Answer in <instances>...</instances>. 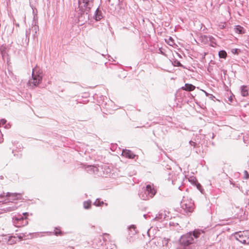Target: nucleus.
<instances>
[{"mask_svg":"<svg viewBox=\"0 0 249 249\" xmlns=\"http://www.w3.org/2000/svg\"><path fill=\"white\" fill-rule=\"evenodd\" d=\"M94 0H78V7L75 12L78 21L87 22L89 19V12L93 6Z\"/></svg>","mask_w":249,"mask_h":249,"instance_id":"1","label":"nucleus"},{"mask_svg":"<svg viewBox=\"0 0 249 249\" xmlns=\"http://www.w3.org/2000/svg\"><path fill=\"white\" fill-rule=\"evenodd\" d=\"M203 232L199 230H195L193 233L189 232L181 236L179 242L181 245L188 246L194 242V238H198Z\"/></svg>","mask_w":249,"mask_h":249,"instance_id":"2","label":"nucleus"},{"mask_svg":"<svg viewBox=\"0 0 249 249\" xmlns=\"http://www.w3.org/2000/svg\"><path fill=\"white\" fill-rule=\"evenodd\" d=\"M42 72L36 68L33 69L32 78L28 81V85L31 88L34 89L41 82L42 80Z\"/></svg>","mask_w":249,"mask_h":249,"instance_id":"3","label":"nucleus"},{"mask_svg":"<svg viewBox=\"0 0 249 249\" xmlns=\"http://www.w3.org/2000/svg\"><path fill=\"white\" fill-rule=\"evenodd\" d=\"M29 215L28 213H23L22 215L20 214H16L12 218V221L14 225L17 227H21L26 226L28 224L27 216Z\"/></svg>","mask_w":249,"mask_h":249,"instance_id":"4","label":"nucleus"},{"mask_svg":"<svg viewBox=\"0 0 249 249\" xmlns=\"http://www.w3.org/2000/svg\"><path fill=\"white\" fill-rule=\"evenodd\" d=\"M233 236L241 243L249 245V230L236 232Z\"/></svg>","mask_w":249,"mask_h":249,"instance_id":"5","label":"nucleus"},{"mask_svg":"<svg viewBox=\"0 0 249 249\" xmlns=\"http://www.w3.org/2000/svg\"><path fill=\"white\" fill-rule=\"evenodd\" d=\"M156 192L151 185H147L146 189L144 190V192L142 193L140 196L143 200H147L149 198H152L155 195Z\"/></svg>","mask_w":249,"mask_h":249,"instance_id":"6","label":"nucleus"},{"mask_svg":"<svg viewBox=\"0 0 249 249\" xmlns=\"http://www.w3.org/2000/svg\"><path fill=\"white\" fill-rule=\"evenodd\" d=\"M181 208L184 211L187 213H191L194 209V204L191 200L183 198L180 203Z\"/></svg>","mask_w":249,"mask_h":249,"instance_id":"7","label":"nucleus"},{"mask_svg":"<svg viewBox=\"0 0 249 249\" xmlns=\"http://www.w3.org/2000/svg\"><path fill=\"white\" fill-rule=\"evenodd\" d=\"M6 197L11 198L10 199L12 200L21 199L22 197V195L20 193H12L8 192L6 196Z\"/></svg>","mask_w":249,"mask_h":249,"instance_id":"8","label":"nucleus"},{"mask_svg":"<svg viewBox=\"0 0 249 249\" xmlns=\"http://www.w3.org/2000/svg\"><path fill=\"white\" fill-rule=\"evenodd\" d=\"M122 155L129 159H134L136 155L130 150L124 149L122 151Z\"/></svg>","mask_w":249,"mask_h":249,"instance_id":"9","label":"nucleus"},{"mask_svg":"<svg viewBox=\"0 0 249 249\" xmlns=\"http://www.w3.org/2000/svg\"><path fill=\"white\" fill-rule=\"evenodd\" d=\"M37 22L35 20V18H34V21L33 23V25L34 27H33V32L34 33L33 34V37L34 38L36 37V34L39 31V27L36 25Z\"/></svg>","mask_w":249,"mask_h":249,"instance_id":"10","label":"nucleus"},{"mask_svg":"<svg viewBox=\"0 0 249 249\" xmlns=\"http://www.w3.org/2000/svg\"><path fill=\"white\" fill-rule=\"evenodd\" d=\"M86 170L89 174H91L95 173L96 172H97L98 169L97 167L94 165H88L86 168Z\"/></svg>","mask_w":249,"mask_h":249,"instance_id":"11","label":"nucleus"},{"mask_svg":"<svg viewBox=\"0 0 249 249\" xmlns=\"http://www.w3.org/2000/svg\"><path fill=\"white\" fill-rule=\"evenodd\" d=\"M129 235L130 237L133 236L137 233L136 227L135 225H132L130 226L128 228Z\"/></svg>","mask_w":249,"mask_h":249,"instance_id":"12","label":"nucleus"},{"mask_svg":"<svg viewBox=\"0 0 249 249\" xmlns=\"http://www.w3.org/2000/svg\"><path fill=\"white\" fill-rule=\"evenodd\" d=\"M196 87L195 86L190 84H185L184 87H182V89L187 91H193L195 89Z\"/></svg>","mask_w":249,"mask_h":249,"instance_id":"13","label":"nucleus"},{"mask_svg":"<svg viewBox=\"0 0 249 249\" xmlns=\"http://www.w3.org/2000/svg\"><path fill=\"white\" fill-rule=\"evenodd\" d=\"M93 16L95 17V19L97 21L100 20L103 17L102 13L98 10V8L96 9Z\"/></svg>","mask_w":249,"mask_h":249,"instance_id":"14","label":"nucleus"},{"mask_svg":"<svg viewBox=\"0 0 249 249\" xmlns=\"http://www.w3.org/2000/svg\"><path fill=\"white\" fill-rule=\"evenodd\" d=\"M234 30L236 33H238V34H240L244 33V28L239 25L236 26L234 28Z\"/></svg>","mask_w":249,"mask_h":249,"instance_id":"15","label":"nucleus"},{"mask_svg":"<svg viewBox=\"0 0 249 249\" xmlns=\"http://www.w3.org/2000/svg\"><path fill=\"white\" fill-rule=\"evenodd\" d=\"M93 204L96 206H102L104 205H105L106 207L107 206V203H104L103 201H101V200L99 198L96 199Z\"/></svg>","mask_w":249,"mask_h":249,"instance_id":"16","label":"nucleus"},{"mask_svg":"<svg viewBox=\"0 0 249 249\" xmlns=\"http://www.w3.org/2000/svg\"><path fill=\"white\" fill-rule=\"evenodd\" d=\"M241 95L244 97H246L248 95V91L246 86H242L241 87Z\"/></svg>","mask_w":249,"mask_h":249,"instance_id":"17","label":"nucleus"},{"mask_svg":"<svg viewBox=\"0 0 249 249\" xmlns=\"http://www.w3.org/2000/svg\"><path fill=\"white\" fill-rule=\"evenodd\" d=\"M18 207L16 206H10L5 208L4 209V211L5 212H11L16 210L17 209Z\"/></svg>","mask_w":249,"mask_h":249,"instance_id":"18","label":"nucleus"},{"mask_svg":"<svg viewBox=\"0 0 249 249\" xmlns=\"http://www.w3.org/2000/svg\"><path fill=\"white\" fill-rule=\"evenodd\" d=\"M91 201L90 200L85 201L84 202V207L86 209H89L91 206Z\"/></svg>","mask_w":249,"mask_h":249,"instance_id":"19","label":"nucleus"},{"mask_svg":"<svg viewBox=\"0 0 249 249\" xmlns=\"http://www.w3.org/2000/svg\"><path fill=\"white\" fill-rule=\"evenodd\" d=\"M166 42L170 45L173 46L175 44L174 40L171 37L165 39Z\"/></svg>","mask_w":249,"mask_h":249,"instance_id":"20","label":"nucleus"},{"mask_svg":"<svg viewBox=\"0 0 249 249\" xmlns=\"http://www.w3.org/2000/svg\"><path fill=\"white\" fill-rule=\"evenodd\" d=\"M219 56L220 58H225L227 56V53L225 51L222 50L219 52Z\"/></svg>","mask_w":249,"mask_h":249,"instance_id":"21","label":"nucleus"},{"mask_svg":"<svg viewBox=\"0 0 249 249\" xmlns=\"http://www.w3.org/2000/svg\"><path fill=\"white\" fill-rule=\"evenodd\" d=\"M101 106H102V107H101V110H102V112H103V113H104L106 115H107V113H108L107 108L104 107H103V105H102Z\"/></svg>","mask_w":249,"mask_h":249,"instance_id":"22","label":"nucleus"},{"mask_svg":"<svg viewBox=\"0 0 249 249\" xmlns=\"http://www.w3.org/2000/svg\"><path fill=\"white\" fill-rule=\"evenodd\" d=\"M210 40L211 42V46L212 47H215L216 45V43L214 41V39L213 37H210Z\"/></svg>","mask_w":249,"mask_h":249,"instance_id":"23","label":"nucleus"},{"mask_svg":"<svg viewBox=\"0 0 249 249\" xmlns=\"http://www.w3.org/2000/svg\"><path fill=\"white\" fill-rule=\"evenodd\" d=\"M30 32H31V29L30 28L28 29H27L26 30V34H25L26 37L27 38L28 40L29 39Z\"/></svg>","mask_w":249,"mask_h":249,"instance_id":"24","label":"nucleus"},{"mask_svg":"<svg viewBox=\"0 0 249 249\" xmlns=\"http://www.w3.org/2000/svg\"><path fill=\"white\" fill-rule=\"evenodd\" d=\"M244 178L248 179L249 178V175L247 171L245 170L244 172Z\"/></svg>","mask_w":249,"mask_h":249,"instance_id":"25","label":"nucleus"},{"mask_svg":"<svg viewBox=\"0 0 249 249\" xmlns=\"http://www.w3.org/2000/svg\"><path fill=\"white\" fill-rule=\"evenodd\" d=\"M6 120L4 119H2L0 120V127L1 126V125H4L6 124Z\"/></svg>","mask_w":249,"mask_h":249,"instance_id":"26","label":"nucleus"},{"mask_svg":"<svg viewBox=\"0 0 249 249\" xmlns=\"http://www.w3.org/2000/svg\"><path fill=\"white\" fill-rule=\"evenodd\" d=\"M162 219V214H159L158 216H157L155 218V219L157 220Z\"/></svg>","mask_w":249,"mask_h":249,"instance_id":"27","label":"nucleus"},{"mask_svg":"<svg viewBox=\"0 0 249 249\" xmlns=\"http://www.w3.org/2000/svg\"><path fill=\"white\" fill-rule=\"evenodd\" d=\"M245 43L246 45L247 46L249 47V37H248L246 40H245Z\"/></svg>","mask_w":249,"mask_h":249,"instance_id":"28","label":"nucleus"},{"mask_svg":"<svg viewBox=\"0 0 249 249\" xmlns=\"http://www.w3.org/2000/svg\"><path fill=\"white\" fill-rule=\"evenodd\" d=\"M190 144L192 145V146H195V145H196V143L192 141H190Z\"/></svg>","mask_w":249,"mask_h":249,"instance_id":"29","label":"nucleus"},{"mask_svg":"<svg viewBox=\"0 0 249 249\" xmlns=\"http://www.w3.org/2000/svg\"><path fill=\"white\" fill-rule=\"evenodd\" d=\"M4 194H5L4 193H3L2 194H0V198H3L5 196Z\"/></svg>","mask_w":249,"mask_h":249,"instance_id":"30","label":"nucleus"},{"mask_svg":"<svg viewBox=\"0 0 249 249\" xmlns=\"http://www.w3.org/2000/svg\"><path fill=\"white\" fill-rule=\"evenodd\" d=\"M61 233V231H59V232H57V231H55V234L57 235H59Z\"/></svg>","mask_w":249,"mask_h":249,"instance_id":"31","label":"nucleus"},{"mask_svg":"<svg viewBox=\"0 0 249 249\" xmlns=\"http://www.w3.org/2000/svg\"><path fill=\"white\" fill-rule=\"evenodd\" d=\"M9 242H10V244H12L15 242V241H14V240H12V239L9 240Z\"/></svg>","mask_w":249,"mask_h":249,"instance_id":"32","label":"nucleus"},{"mask_svg":"<svg viewBox=\"0 0 249 249\" xmlns=\"http://www.w3.org/2000/svg\"><path fill=\"white\" fill-rule=\"evenodd\" d=\"M237 51H238V50H237V49H234V50H233V51H232V53H237Z\"/></svg>","mask_w":249,"mask_h":249,"instance_id":"33","label":"nucleus"},{"mask_svg":"<svg viewBox=\"0 0 249 249\" xmlns=\"http://www.w3.org/2000/svg\"><path fill=\"white\" fill-rule=\"evenodd\" d=\"M177 65H178V66H181V64H180V63L179 62H178Z\"/></svg>","mask_w":249,"mask_h":249,"instance_id":"34","label":"nucleus"},{"mask_svg":"<svg viewBox=\"0 0 249 249\" xmlns=\"http://www.w3.org/2000/svg\"><path fill=\"white\" fill-rule=\"evenodd\" d=\"M0 179H3V177L2 176H0Z\"/></svg>","mask_w":249,"mask_h":249,"instance_id":"35","label":"nucleus"},{"mask_svg":"<svg viewBox=\"0 0 249 249\" xmlns=\"http://www.w3.org/2000/svg\"><path fill=\"white\" fill-rule=\"evenodd\" d=\"M16 25L17 26H18V27H19V26L18 23H16Z\"/></svg>","mask_w":249,"mask_h":249,"instance_id":"36","label":"nucleus"},{"mask_svg":"<svg viewBox=\"0 0 249 249\" xmlns=\"http://www.w3.org/2000/svg\"><path fill=\"white\" fill-rule=\"evenodd\" d=\"M224 28V25H222V26L221 27V28L222 29Z\"/></svg>","mask_w":249,"mask_h":249,"instance_id":"37","label":"nucleus"},{"mask_svg":"<svg viewBox=\"0 0 249 249\" xmlns=\"http://www.w3.org/2000/svg\"><path fill=\"white\" fill-rule=\"evenodd\" d=\"M1 132L0 131V136L1 135Z\"/></svg>","mask_w":249,"mask_h":249,"instance_id":"38","label":"nucleus"},{"mask_svg":"<svg viewBox=\"0 0 249 249\" xmlns=\"http://www.w3.org/2000/svg\"><path fill=\"white\" fill-rule=\"evenodd\" d=\"M230 1H231L232 0H229Z\"/></svg>","mask_w":249,"mask_h":249,"instance_id":"39","label":"nucleus"}]
</instances>
